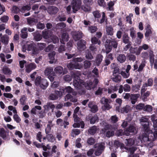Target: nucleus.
Returning a JSON list of instances; mask_svg holds the SVG:
<instances>
[{
  "mask_svg": "<svg viewBox=\"0 0 157 157\" xmlns=\"http://www.w3.org/2000/svg\"><path fill=\"white\" fill-rule=\"evenodd\" d=\"M36 27L38 29H42L44 28L45 25L44 24L40 22L37 24Z\"/></svg>",
  "mask_w": 157,
  "mask_h": 157,
  "instance_id": "64",
  "label": "nucleus"
},
{
  "mask_svg": "<svg viewBox=\"0 0 157 157\" xmlns=\"http://www.w3.org/2000/svg\"><path fill=\"white\" fill-rule=\"evenodd\" d=\"M59 11V9L54 6H49L47 8L48 13L50 15H53L56 14Z\"/></svg>",
  "mask_w": 157,
  "mask_h": 157,
  "instance_id": "15",
  "label": "nucleus"
},
{
  "mask_svg": "<svg viewBox=\"0 0 157 157\" xmlns=\"http://www.w3.org/2000/svg\"><path fill=\"white\" fill-rule=\"evenodd\" d=\"M95 142V140L92 137L89 138L87 141L88 145H94Z\"/></svg>",
  "mask_w": 157,
  "mask_h": 157,
  "instance_id": "46",
  "label": "nucleus"
},
{
  "mask_svg": "<svg viewBox=\"0 0 157 157\" xmlns=\"http://www.w3.org/2000/svg\"><path fill=\"white\" fill-rule=\"evenodd\" d=\"M104 99V103H103L104 105L102 106V109L104 110L106 109L109 110L112 108L111 106L109 104V103H110V102H109L108 99Z\"/></svg>",
  "mask_w": 157,
  "mask_h": 157,
  "instance_id": "22",
  "label": "nucleus"
},
{
  "mask_svg": "<svg viewBox=\"0 0 157 157\" xmlns=\"http://www.w3.org/2000/svg\"><path fill=\"white\" fill-rule=\"evenodd\" d=\"M86 53V59H93L94 57L91 51L88 50H87Z\"/></svg>",
  "mask_w": 157,
  "mask_h": 157,
  "instance_id": "40",
  "label": "nucleus"
},
{
  "mask_svg": "<svg viewBox=\"0 0 157 157\" xmlns=\"http://www.w3.org/2000/svg\"><path fill=\"white\" fill-rule=\"evenodd\" d=\"M144 110L148 112H151L152 110V107L149 105H147L144 108Z\"/></svg>",
  "mask_w": 157,
  "mask_h": 157,
  "instance_id": "52",
  "label": "nucleus"
},
{
  "mask_svg": "<svg viewBox=\"0 0 157 157\" xmlns=\"http://www.w3.org/2000/svg\"><path fill=\"white\" fill-rule=\"evenodd\" d=\"M27 20L28 24L30 26L34 25L38 22V19L33 17H28L27 18Z\"/></svg>",
  "mask_w": 157,
  "mask_h": 157,
  "instance_id": "17",
  "label": "nucleus"
},
{
  "mask_svg": "<svg viewBox=\"0 0 157 157\" xmlns=\"http://www.w3.org/2000/svg\"><path fill=\"white\" fill-rule=\"evenodd\" d=\"M88 30L91 33H94L97 31L98 28L96 26L90 25L88 27Z\"/></svg>",
  "mask_w": 157,
  "mask_h": 157,
  "instance_id": "41",
  "label": "nucleus"
},
{
  "mask_svg": "<svg viewBox=\"0 0 157 157\" xmlns=\"http://www.w3.org/2000/svg\"><path fill=\"white\" fill-rule=\"evenodd\" d=\"M142 125L143 126V130L144 132L148 133L149 131V123L147 122L146 123H142Z\"/></svg>",
  "mask_w": 157,
  "mask_h": 157,
  "instance_id": "31",
  "label": "nucleus"
},
{
  "mask_svg": "<svg viewBox=\"0 0 157 157\" xmlns=\"http://www.w3.org/2000/svg\"><path fill=\"white\" fill-rule=\"evenodd\" d=\"M62 40H60L61 44H64L65 41H67L69 40V35L67 33H65L62 34Z\"/></svg>",
  "mask_w": 157,
  "mask_h": 157,
  "instance_id": "24",
  "label": "nucleus"
},
{
  "mask_svg": "<svg viewBox=\"0 0 157 157\" xmlns=\"http://www.w3.org/2000/svg\"><path fill=\"white\" fill-rule=\"evenodd\" d=\"M129 110V106L127 105L121 109V113H128Z\"/></svg>",
  "mask_w": 157,
  "mask_h": 157,
  "instance_id": "50",
  "label": "nucleus"
},
{
  "mask_svg": "<svg viewBox=\"0 0 157 157\" xmlns=\"http://www.w3.org/2000/svg\"><path fill=\"white\" fill-rule=\"evenodd\" d=\"M48 85V83L46 79L42 78L40 84V87L43 89H45Z\"/></svg>",
  "mask_w": 157,
  "mask_h": 157,
  "instance_id": "20",
  "label": "nucleus"
},
{
  "mask_svg": "<svg viewBox=\"0 0 157 157\" xmlns=\"http://www.w3.org/2000/svg\"><path fill=\"white\" fill-rule=\"evenodd\" d=\"M140 85L138 84H136L135 86H133L132 87V90L135 92H137L140 90Z\"/></svg>",
  "mask_w": 157,
  "mask_h": 157,
  "instance_id": "58",
  "label": "nucleus"
},
{
  "mask_svg": "<svg viewBox=\"0 0 157 157\" xmlns=\"http://www.w3.org/2000/svg\"><path fill=\"white\" fill-rule=\"evenodd\" d=\"M106 31L108 35L112 36L113 34V29L111 26L106 27Z\"/></svg>",
  "mask_w": 157,
  "mask_h": 157,
  "instance_id": "37",
  "label": "nucleus"
},
{
  "mask_svg": "<svg viewBox=\"0 0 157 157\" xmlns=\"http://www.w3.org/2000/svg\"><path fill=\"white\" fill-rule=\"evenodd\" d=\"M108 131L105 132V135L107 137L109 138L111 136H113L114 135V131L115 130V128L114 126L113 129L111 130H108Z\"/></svg>",
  "mask_w": 157,
  "mask_h": 157,
  "instance_id": "36",
  "label": "nucleus"
},
{
  "mask_svg": "<svg viewBox=\"0 0 157 157\" xmlns=\"http://www.w3.org/2000/svg\"><path fill=\"white\" fill-rule=\"evenodd\" d=\"M97 130V126L95 125H94L90 127L89 129L88 130V132L90 135H94L96 133Z\"/></svg>",
  "mask_w": 157,
  "mask_h": 157,
  "instance_id": "26",
  "label": "nucleus"
},
{
  "mask_svg": "<svg viewBox=\"0 0 157 157\" xmlns=\"http://www.w3.org/2000/svg\"><path fill=\"white\" fill-rule=\"evenodd\" d=\"M47 134V140L50 142H53L55 140V138L52 134L48 133Z\"/></svg>",
  "mask_w": 157,
  "mask_h": 157,
  "instance_id": "42",
  "label": "nucleus"
},
{
  "mask_svg": "<svg viewBox=\"0 0 157 157\" xmlns=\"http://www.w3.org/2000/svg\"><path fill=\"white\" fill-rule=\"evenodd\" d=\"M111 122L113 123H115L118 121V117L116 115H114L111 116Z\"/></svg>",
  "mask_w": 157,
  "mask_h": 157,
  "instance_id": "63",
  "label": "nucleus"
},
{
  "mask_svg": "<svg viewBox=\"0 0 157 157\" xmlns=\"http://www.w3.org/2000/svg\"><path fill=\"white\" fill-rule=\"evenodd\" d=\"M102 123L104 127L101 129V131L103 133H105L108 130H111L113 128L114 126L113 125L108 124L105 120L103 121Z\"/></svg>",
  "mask_w": 157,
  "mask_h": 157,
  "instance_id": "9",
  "label": "nucleus"
},
{
  "mask_svg": "<svg viewBox=\"0 0 157 157\" xmlns=\"http://www.w3.org/2000/svg\"><path fill=\"white\" fill-rule=\"evenodd\" d=\"M108 21L107 18L105 16V14L104 12H102V18L101 19L99 23L100 24H102L104 22H105L106 23H107Z\"/></svg>",
  "mask_w": 157,
  "mask_h": 157,
  "instance_id": "45",
  "label": "nucleus"
},
{
  "mask_svg": "<svg viewBox=\"0 0 157 157\" xmlns=\"http://www.w3.org/2000/svg\"><path fill=\"white\" fill-rule=\"evenodd\" d=\"M37 45L38 47V49L39 50V52L40 50H43L46 46V44L44 43H38Z\"/></svg>",
  "mask_w": 157,
  "mask_h": 157,
  "instance_id": "51",
  "label": "nucleus"
},
{
  "mask_svg": "<svg viewBox=\"0 0 157 157\" xmlns=\"http://www.w3.org/2000/svg\"><path fill=\"white\" fill-rule=\"evenodd\" d=\"M125 143L127 146H131L134 144V140L132 138H131L126 139Z\"/></svg>",
  "mask_w": 157,
  "mask_h": 157,
  "instance_id": "32",
  "label": "nucleus"
},
{
  "mask_svg": "<svg viewBox=\"0 0 157 157\" xmlns=\"http://www.w3.org/2000/svg\"><path fill=\"white\" fill-rule=\"evenodd\" d=\"M46 110V109H44V110H41L39 113V117L40 118H43L46 115L45 110Z\"/></svg>",
  "mask_w": 157,
  "mask_h": 157,
  "instance_id": "56",
  "label": "nucleus"
},
{
  "mask_svg": "<svg viewBox=\"0 0 157 157\" xmlns=\"http://www.w3.org/2000/svg\"><path fill=\"white\" fill-rule=\"evenodd\" d=\"M114 77L112 78V80L116 82H120L121 80V76L118 75H114Z\"/></svg>",
  "mask_w": 157,
  "mask_h": 157,
  "instance_id": "38",
  "label": "nucleus"
},
{
  "mask_svg": "<svg viewBox=\"0 0 157 157\" xmlns=\"http://www.w3.org/2000/svg\"><path fill=\"white\" fill-rule=\"evenodd\" d=\"M126 57L127 58L128 60H129L130 61H132L133 62L135 61L136 59V56L130 53L127 54Z\"/></svg>",
  "mask_w": 157,
  "mask_h": 157,
  "instance_id": "28",
  "label": "nucleus"
},
{
  "mask_svg": "<svg viewBox=\"0 0 157 157\" xmlns=\"http://www.w3.org/2000/svg\"><path fill=\"white\" fill-rule=\"evenodd\" d=\"M3 73L5 75H10L12 73V71L7 66H4L2 69Z\"/></svg>",
  "mask_w": 157,
  "mask_h": 157,
  "instance_id": "27",
  "label": "nucleus"
},
{
  "mask_svg": "<svg viewBox=\"0 0 157 157\" xmlns=\"http://www.w3.org/2000/svg\"><path fill=\"white\" fill-rule=\"evenodd\" d=\"M130 35L132 39L135 38L136 37V32L134 30L133 28H131L130 29Z\"/></svg>",
  "mask_w": 157,
  "mask_h": 157,
  "instance_id": "57",
  "label": "nucleus"
},
{
  "mask_svg": "<svg viewBox=\"0 0 157 157\" xmlns=\"http://www.w3.org/2000/svg\"><path fill=\"white\" fill-rule=\"evenodd\" d=\"M81 140V139L80 138H78L75 140V146L78 148H80L82 147V145L80 143Z\"/></svg>",
  "mask_w": 157,
  "mask_h": 157,
  "instance_id": "47",
  "label": "nucleus"
},
{
  "mask_svg": "<svg viewBox=\"0 0 157 157\" xmlns=\"http://www.w3.org/2000/svg\"><path fill=\"white\" fill-rule=\"evenodd\" d=\"M94 150L93 149H90L86 153L87 156L89 157H95L93 155L94 153Z\"/></svg>",
  "mask_w": 157,
  "mask_h": 157,
  "instance_id": "54",
  "label": "nucleus"
},
{
  "mask_svg": "<svg viewBox=\"0 0 157 157\" xmlns=\"http://www.w3.org/2000/svg\"><path fill=\"white\" fill-rule=\"evenodd\" d=\"M145 66V64L144 63V62H142L141 64L140 65L137 70V71L138 72L142 71Z\"/></svg>",
  "mask_w": 157,
  "mask_h": 157,
  "instance_id": "61",
  "label": "nucleus"
},
{
  "mask_svg": "<svg viewBox=\"0 0 157 157\" xmlns=\"http://www.w3.org/2000/svg\"><path fill=\"white\" fill-rule=\"evenodd\" d=\"M83 60L81 58H76L73 59L72 61L75 63V69H80L82 67V66L81 64L78 63Z\"/></svg>",
  "mask_w": 157,
  "mask_h": 157,
  "instance_id": "10",
  "label": "nucleus"
},
{
  "mask_svg": "<svg viewBox=\"0 0 157 157\" xmlns=\"http://www.w3.org/2000/svg\"><path fill=\"white\" fill-rule=\"evenodd\" d=\"M117 60L121 63H124L126 60V56L124 54H120L117 57Z\"/></svg>",
  "mask_w": 157,
  "mask_h": 157,
  "instance_id": "23",
  "label": "nucleus"
},
{
  "mask_svg": "<svg viewBox=\"0 0 157 157\" xmlns=\"http://www.w3.org/2000/svg\"><path fill=\"white\" fill-rule=\"evenodd\" d=\"M55 74L59 75H61L62 74H64L65 73L63 71V67L60 66H58L55 68L54 69Z\"/></svg>",
  "mask_w": 157,
  "mask_h": 157,
  "instance_id": "21",
  "label": "nucleus"
},
{
  "mask_svg": "<svg viewBox=\"0 0 157 157\" xmlns=\"http://www.w3.org/2000/svg\"><path fill=\"white\" fill-rule=\"evenodd\" d=\"M141 50L142 48L140 47L139 48H133L132 46L129 49L130 53L132 54H135L136 55H139Z\"/></svg>",
  "mask_w": 157,
  "mask_h": 157,
  "instance_id": "16",
  "label": "nucleus"
},
{
  "mask_svg": "<svg viewBox=\"0 0 157 157\" xmlns=\"http://www.w3.org/2000/svg\"><path fill=\"white\" fill-rule=\"evenodd\" d=\"M34 37L35 40L36 41L40 40L42 38V36L39 33H34Z\"/></svg>",
  "mask_w": 157,
  "mask_h": 157,
  "instance_id": "43",
  "label": "nucleus"
},
{
  "mask_svg": "<svg viewBox=\"0 0 157 157\" xmlns=\"http://www.w3.org/2000/svg\"><path fill=\"white\" fill-rule=\"evenodd\" d=\"M118 43L115 40L107 39L105 43V52L109 53L112 50V48H117Z\"/></svg>",
  "mask_w": 157,
  "mask_h": 157,
  "instance_id": "2",
  "label": "nucleus"
},
{
  "mask_svg": "<svg viewBox=\"0 0 157 157\" xmlns=\"http://www.w3.org/2000/svg\"><path fill=\"white\" fill-rule=\"evenodd\" d=\"M64 90L68 93L66 95V98H73V96L70 94H72L73 95L75 96L76 95L77 93L75 92H74V90L70 86L66 87Z\"/></svg>",
  "mask_w": 157,
  "mask_h": 157,
  "instance_id": "12",
  "label": "nucleus"
},
{
  "mask_svg": "<svg viewBox=\"0 0 157 157\" xmlns=\"http://www.w3.org/2000/svg\"><path fill=\"white\" fill-rule=\"evenodd\" d=\"M94 148H96L94 153L96 156H99L101 154L105 149V146L102 143L98 144L97 146L94 145Z\"/></svg>",
  "mask_w": 157,
  "mask_h": 157,
  "instance_id": "6",
  "label": "nucleus"
},
{
  "mask_svg": "<svg viewBox=\"0 0 157 157\" xmlns=\"http://www.w3.org/2000/svg\"><path fill=\"white\" fill-rule=\"evenodd\" d=\"M150 62L151 65H152L154 62L155 55L152 53L149 54Z\"/></svg>",
  "mask_w": 157,
  "mask_h": 157,
  "instance_id": "59",
  "label": "nucleus"
},
{
  "mask_svg": "<svg viewBox=\"0 0 157 157\" xmlns=\"http://www.w3.org/2000/svg\"><path fill=\"white\" fill-rule=\"evenodd\" d=\"M82 4L81 0H73L71 3L73 11L74 13H75L79 10Z\"/></svg>",
  "mask_w": 157,
  "mask_h": 157,
  "instance_id": "4",
  "label": "nucleus"
},
{
  "mask_svg": "<svg viewBox=\"0 0 157 157\" xmlns=\"http://www.w3.org/2000/svg\"><path fill=\"white\" fill-rule=\"evenodd\" d=\"M54 48L53 45L52 44L49 45L45 49V51L46 52H49L52 50Z\"/></svg>",
  "mask_w": 157,
  "mask_h": 157,
  "instance_id": "60",
  "label": "nucleus"
},
{
  "mask_svg": "<svg viewBox=\"0 0 157 157\" xmlns=\"http://www.w3.org/2000/svg\"><path fill=\"white\" fill-rule=\"evenodd\" d=\"M64 90L63 89L60 90V91L55 90V94H51L50 95V98H61L62 95L63 93H64Z\"/></svg>",
  "mask_w": 157,
  "mask_h": 157,
  "instance_id": "11",
  "label": "nucleus"
},
{
  "mask_svg": "<svg viewBox=\"0 0 157 157\" xmlns=\"http://www.w3.org/2000/svg\"><path fill=\"white\" fill-rule=\"evenodd\" d=\"M83 63L84 67L85 69L89 68L91 64L90 61H88L87 60L85 61Z\"/></svg>",
  "mask_w": 157,
  "mask_h": 157,
  "instance_id": "53",
  "label": "nucleus"
},
{
  "mask_svg": "<svg viewBox=\"0 0 157 157\" xmlns=\"http://www.w3.org/2000/svg\"><path fill=\"white\" fill-rule=\"evenodd\" d=\"M81 9L85 12H89L91 11V9L90 6L87 5H82L81 6Z\"/></svg>",
  "mask_w": 157,
  "mask_h": 157,
  "instance_id": "44",
  "label": "nucleus"
},
{
  "mask_svg": "<svg viewBox=\"0 0 157 157\" xmlns=\"http://www.w3.org/2000/svg\"><path fill=\"white\" fill-rule=\"evenodd\" d=\"M91 41L92 44L95 45L97 44L98 45H100L101 43L100 40H99L98 38L95 36L91 38Z\"/></svg>",
  "mask_w": 157,
  "mask_h": 157,
  "instance_id": "35",
  "label": "nucleus"
},
{
  "mask_svg": "<svg viewBox=\"0 0 157 157\" xmlns=\"http://www.w3.org/2000/svg\"><path fill=\"white\" fill-rule=\"evenodd\" d=\"M37 109L41 110V107L40 106H36L34 107L31 110L30 112L31 114L36 115V114Z\"/></svg>",
  "mask_w": 157,
  "mask_h": 157,
  "instance_id": "39",
  "label": "nucleus"
},
{
  "mask_svg": "<svg viewBox=\"0 0 157 157\" xmlns=\"http://www.w3.org/2000/svg\"><path fill=\"white\" fill-rule=\"evenodd\" d=\"M44 73L46 75L48 76V78L51 82L54 81L56 75L52 67H50L46 68Z\"/></svg>",
  "mask_w": 157,
  "mask_h": 157,
  "instance_id": "3",
  "label": "nucleus"
},
{
  "mask_svg": "<svg viewBox=\"0 0 157 157\" xmlns=\"http://www.w3.org/2000/svg\"><path fill=\"white\" fill-rule=\"evenodd\" d=\"M125 132L128 134H129L130 133H132V134H136L137 133V131L135 126L130 125L126 129Z\"/></svg>",
  "mask_w": 157,
  "mask_h": 157,
  "instance_id": "18",
  "label": "nucleus"
},
{
  "mask_svg": "<svg viewBox=\"0 0 157 157\" xmlns=\"http://www.w3.org/2000/svg\"><path fill=\"white\" fill-rule=\"evenodd\" d=\"M103 58V56L101 54L97 55L95 60V63L97 66H99Z\"/></svg>",
  "mask_w": 157,
  "mask_h": 157,
  "instance_id": "25",
  "label": "nucleus"
},
{
  "mask_svg": "<svg viewBox=\"0 0 157 157\" xmlns=\"http://www.w3.org/2000/svg\"><path fill=\"white\" fill-rule=\"evenodd\" d=\"M73 38L75 41L79 40L83 36V33L81 31H74L71 32Z\"/></svg>",
  "mask_w": 157,
  "mask_h": 157,
  "instance_id": "8",
  "label": "nucleus"
},
{
  "mask_svg": "<svg viewBox=\"0 0 157 157\" xmlns=\"http://www.w3.org/2000/svg\"><path fill=\"white\" fill-rule=\"evenodd\" d=\"M42 79V78H41V77L40 76H38L36 78L35 80V83L36 86H39L41 82Z\"/></svg>",
  "mask_w": 157,
  "mask_h": 157,
  "instance_id": "49",
  "label": "nucleus"
},
{
  "mask_svg": "<svg viewBox=\"0 0 157 157\" xmlns=\"http://www.w3.org/2000/svg\"><path fill=\"white\" fill-rule=\"evenodd\" d=\"M88 107L90 108L91 111L93 113H95L98 110V106L93 105L92 102H90L88 105Z\"/></svg>",
  "mask_w": 157,
  "mask_h": 157,
  "instance_id": "19",
  "label": "nucleus"
},
{
  "mask_svg": "<svg viewBox=\"0 0 157 157\" xmlns=\"http://www.w3.org/2000/svg\"><path fill=\"white\" fill-rule=\"evenodd\" d=\"M80 74L78 72H75L72 74L74 79L73 85L75 88L79 90L82 88V86L84 85L83 81L80 79Z\"/></svg>",
  "mask_w": 157,
  "mask_h": 157,
  "instance_id": "1",
  "label": "nucleus"
},
{
  "mask_svg": "<svg viewBox=\"0 0 157 157\" xmlns=\"http://www.w3.org/2000/svg\"><path fill=\"white\" fill-rule=\"evenodd\" d=\"M124 90L125 92H129L131 90V87L129 85L126 84L123 86Z\"/></svg>",
  "mask_w": 157,
  "mask_h": 157,
  "instance_id": "62",
  "label": "nucleus"
},
{
  "mask_svg": "<svg viewBox=\"0 0 157 157\" xmlns=\"http://www.w3.org/2000/svg\"><path fill=\"white\" fill-rule=\"evenodd\" d=\"M129 37H128L127 34L125 33L123 35L122 40V42L125 44L131 43L132 42L129 40Z\"/></svg>",
  "mask_w": 157,
  "mask_h": 157,
  "instance_id": "30",
  "label": "nucleus"
},
{
  "mask_svg": "<svg viewBox=\"0 0 157 157\" xmlns=\"http://www.w3.org/2000/svg\"><path fill=\"white\" fill-rule=\"evenodd\" d=\"M103 90H105V89L99 87L98 90L96 91L95 94L96 95H101L102 93Z\"/></svg>",
  "mask_w": 157,
  "mask_h": 157,
  "instance_id": "55",
  "label": "nucleus"
},
{
  "mask_svg": "<svg viewBox=\"0 0 157 157\" xmlns=\"http://www.w3.org/2000/svg\"><path fill=\"white\" fill-rule=\"evenodd\" d=\"M0 136L4 140L6 139V132L3 128H0Z\"/></svg>",
  "mask_w": 157,
  "mask_h": 157,
  "instance_id": "29",
  "label": "nucleus"
},
{
  "mask_svg": "<svg viewBox=\"0 0 157 157\" xmlns=\"http://www.w3.org/2000/svg\"><path fill=\"white\" fill-rule=\"evenodd\" d=\"M86 120L88 121H89L90 124H94L96 122H98L99 119L96 115L93 116L92 114H90L86 116Z\"/></svg>",
  "mask_w": 157,
  "mask_h": 157,
  "instance_id": "7",
  "label": "nucleus"
},
{
  "mask_svg": "<svg viewBox=\"0 0 157 157\" xmlns=\"http://www.w3.org/2000/svg\"><path fill=\"white\" fill-rule=\"evenodd\" d=\"M116 102L119 104V105L116 107V111L119 112L120 107L122 102L121 99H116Z\"/></svg>",
  "mask_w": 157,
  "mask_h": 157,
  "instance_id": "48",
  "label": "nucleus"
},
{
  "mask_svg": "<svg viewBox=\"0 0 157 157\" xmlns=\"http://www.w3.org/2000/svg\"><path fill=\"white\" fill-rule=\"evenodd\" d=\"M1 42L5 45H6L8 44L9 37L7 35H4L1 37Z\"/></svg>",
  "mask_w": 157,
  "mask_h": 157,
  "instance_id": "34",
  "label": "nucleus"
},
{
  "mask_svg": "<svg viewBox=\"0 0 157 157\" xmlns=\"http://www.w3.org/2000/svg\"><path fill=\"white\" fill-rule=\"evenodd\" d=\"M86 41L83 40H81L77 44L78 49L80 51L84 50L86 48Z\"/></svg>",
  "mask_w": 157,
  "mask_h": 157,
  "instance_id": "14",
  "label": "nucleus"
},
{
  "mask_svg": "<svg viewBox=\"0 0 157 157\" xmlns=\"http://www.w3.org/2000/svg\"><path fill=\"white\" fill-rule=\"evenodd\" d=\"M25 72L27 73H29L35 69L36 67V65L35 63H31L28 64L25 66Z\"/></svg>",
  "mask_w": 157,
  "mask_h": 157,
  "instance_id": "13",
  "label": "nucleus"
},
{
  "mask_svg": "<svg viewBox=\"0 0 157 157\" xmlns=\"http://www.w3.org/2000/svg\"><path fill=\"white\" fill-rule=\"evenodd\" d=\"M55 52H52L49 53L48 54V56L50 61H49L50 63H52L55 62Z\"/></svg>",
  "mask_w": 157,
  "mask_h": 157,
  "instance_id": "33",
  "label": "nucleus"
},
{
  "mask_svg": "<svg viewBox=\"0 0 157 157\" xmlns=\"http://www.w3.org/2000/svg\"><path fill=\"white\" fill-rule=\"evenodd\" d=\"M27 50L28 51H32V54L33 55H36L39 53V50L34 44L31 43L27 45Z\"/></svg>",
  "mask_w": 157,
  "mask_h": 157,
  "instance_id": "5",
  "label": "nucleus"
}]
</instances>
